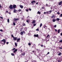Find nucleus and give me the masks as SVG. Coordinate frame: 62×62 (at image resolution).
Returning <instances> with one entry per match:
<instances>
[{"label": "nucleus", "instance_id": "f257e3e1", "mask_svg": "<svg viewBox=\"0 0 62 62\" xmlns=\"http://www.w3.org/2000/svg\"><path fill=\"white\" fill-rule=\"evenodd\" d=\"M1 41H2V42H3L4 43H6V40H5V39H3V40H1Z\"/></svg>", "mask_w": 62, "mask_h": 62}, {"label": "nucleus", "instance_id": "f03ea898", "mask_svg": "<svg viewBox=\"0 0 62 62\" xmlns=\"http://www.w3.org/2000/svg\"><path fill=\"white\" fill-rule=\"evenodd\" d=\"M9 8L10 9H13V7H12V5H10V6H9Z\"/></svg>", "mask_w": 62, "mask_h": 62}, {"label": "nucleus", "instance_id": "7ed1b4c3", "mask_svg": "<svg viewBox=\"0 0 62 62\" xmlns=\"http://www.w3.org/2000/svg\"><path fill=\"white\" fill-rule=\"evenodd\" d=\"M34 36L35 37H37V38H38V37H39V35L38 34L37 35L35 34L34 35Z\"/></svg>", "mask_w": 62, "mask_h": 62}, {"label": "nucleus", "instance_id": "20e7f679", "mask_svg": "<svg viewBox=\"0 0 62 62\" xmlns=\"http://www.w3.org/2000/svg\"><path fill=\"white\" fill-rule=\"evenodd\" d=\"M14 21H18V18H15L14 19Z\"/></svg>", "mask_w": 62, "mask_h": 62}, {"label": "nucleus", "instance_id": "39448f33", "mask_svg": "<svg viewBox=\"0 0 62 62\" xmlns=\"http://www.w3.org/2000/svg\"><path fill=\"white\" fill-rule=\"evenodd\" d=\"M16 7H17V6H16V5H14L13 6V8H16Z\"/></svg>", "mask_w": 62, "mask_h": 62}, {"label": "nucleus", "instance_id": "423d86ee", "mask_svg": "<svg viewBox=\"0 0 62 62\" xmlns=\"http://www.w3.org/2000/svg\"><path fill=\"white\" fill-rule=\"evenodd\" d=\"M13 38L14 40H16L17 39V37H14V38Z\"/></svg>", "mask_w": 62, "mask_h": 62}, {"label": "nucleus", "instance_id": "0eeeda50", "mask_svg": "<svg viewBox=\"0 0 62 62\" xmlns=\"http://www.w3.org/2000/svg\"><path fill=\"white\" fill-rule=\"evenodd\" d=\"M62 4V1H61L59 3L58 5H59V6H60V5H61Z\"/></svg>", "mask_w": 62, "mask_h": 62}, {"label": "nucleus", "instance_id": "6e6552de", "mask_svg": "<svg viewBox=\"0 0 62 62\" xmlns=\"http://www.w3.org/2000/svg\"><path fill=\"white\" fill-rule=\"evenodd\" d=\"M31 4H34V3H36V1L35 0L32 1L31 2Z\"/></svg>", "mask_w": 62, "mask_h": 62}, {"label": "nucleus", "instance_id": "1a4fd4ad", "mask_svg": "<svg viewBox=\"0 0 62 62\" xmlns=\"http://www.w3.org/2000/svg\"><path fill=\"white\" fill-rule=\"evenodd\" d=\"M20 39H20V38L18 39L17 40V42H19V41H20Z\"/></svg>", "mask_w": 62, "mask_h": 62}, {"label": "nucleus", "instance_id": "9d476101", "mask_svg": "<svg viewBox=\"0 0 62 62\" xmlns=\"http://www.w3.org/2000/svg\"><path fill=\"white\" fill-rule=\"evenodd\" d=\"M56 21H59V20H60V19L59 18H57L56 19Z\"/></svg>", "mask_w": 62, "mask_h": 62}, {"label": "nucleus", "instance_id": "9b49d317", "mask_svg": "<svg viewBox=\"0 0 62 62\" xmlns=\"http://www.w3.org/2000/svg\"><path fill=\"white\" fill-rule=\"evenodd\" d=\"M52 21L53 22H55V21H56V20H55V19H53L52 20Z\"/></svg>", "mask_w": 62, "mask_h": 62}, {"label": "nucleus", "instance_id": "f8f14e48", "mask_svg": "<svg viewBox=\"0 0 62 62\" xmlns=\"http://www.w3.org/2000/svg\"><path fill=\"white\" fill-rule=\"evenodd\" d=\"M17 49H16L14 51V53H15L16 52H17Z\"/></svg>", "mask_w": 62, "mask_h": 62}, {"label": "nucleus", "instance_id": "ddd939ff", "mask_svg": "<svg viewBox=\"0 0 62 62\" xmlns=\"http://www.w3.org/2000/svg\"><path fill=\"white\" fill-rule=\"evenodd\" d=\"M25 53H23L22 54H22L23 56H24V55H25Z\"/></svg>", "mask_w": 62, "mask_h": 62}, {"label": "nucleus", "instance_id": "4468645a", "mask_svg": "<svg viewBox=\"0 0 62 62\" xmlns=\"http://www.w3.org/2000/svg\"><path fill=\"white\" fill-rule=\"evenodd\" d=\"M17 11V10H16V9H14V11H13V12H14V13H16V11Z\"/></svg>", "mask_w": 62, "mask_h": 62}, {"label": "nucleus", "instance_id": "2eb2a0df", "mask_svg": "<svg viewBox=\"0 0 62 62\" xmlns=\"http://www.w3.org/2000/svg\"><path fill=\"white\" fill-rule=\"evenodd\" d=\"M20 7L21 8H23V6L22 5H20Z\"/></svg>", "mask_w": 62, "mask_h": 62}, {"label": "nucleus", "instance_id": "dca6fc26", "mask_svg": "<svg viewBox=\"0 0 62 62\" xmlns=\"http://www.w3.org/2000/svg\"><path fill=\"white\" fill-rule=\"evenodd\" d=\"M50 37V35H49V34H48V35L47 36V38H49Z\"/></svg>", "mask_w": 62, "mask_h": 62}, {"label": "nucleus", "instance_id": "f3484780", "mask_svg": "<svg viewBox=\"0 0 62 62\" xmlns=\"http://www.w3.org/2000/svg\"><path fill=\"white\" fill-rule=\"evenodd\" d=\"M42 26V23H41L40 25V27H41Z\"/></svg>", "mask_w": 62, "mask_h": 62}, {"label": "nucleus", "instance_id": "a211bd4d", "mask_svg": "<svg viewBox=\"0 0 62 62\" xmlns=\"http://www.w3.org/2000/svg\"><path fill=\"white\" fill-rule=\"evenodd\" d=\"M36 23V22L35 21V20L33 21L32 22V23Z\"/></svg>", "mask_w": 62, "mask_h": 62}, {"label": "nucleus", "instance_id": "6ab92c4d", "mask_svg": "<svg viewBox=\"0 0 62 62\" xmlns=\"http://www.w3.org/2000/svg\"><path fill=\"white\" fill-rule=\"evenodd\" d=\"M51 12H52V11H49V12H48L49 14H51Z\"/></svg>", "mask_w": 62, "mask_h": 62}, {"label": "nucleus", "instance_id": "aec40b11", "mask_svg": "<svg viewBox=\"0 0 62 62\" xmlns=\"http://www.w3.org/2000/svg\"><path fill=\"white\" fill-rule=\"evenodd\" d=\"M23 34V31H21L20 33V34L21 35H22Z\"/></svg>", "mask_w": 62, "mask_h": 62}, {"label": "nucleus", "instance_id": "412c9836", "mask_svg": "<svg viewBox=\"0 0 62 62\" xmlns=\"http://www.w3.org/2000/svg\"><path fill=\"white\" fill-rule=\"evenodd\" d=\"M22 30H23V28H21L19 30L20 31H22Z\"/></svg>", "mask_w": 62, "mask_h": 62}, {"label": "nucleus", "instance_id": "4be33fe9", "mask_svg": "<svg viewBox=\"0 0 62 62\" xmlns=\"http://www.w3.org/2000/svg\"><path fill=\"white\" fill-rule=\"evenodd\" d=\"M37 13H38V14H40L41 13L40 12H39V11H38Z\"/></svg>", "mask_w": 62, "mask_h": 62}, {"label": "nucleus", "instance_id": "5701e85b", "mask_svg": "<svg viewBox=\"0 0 62 62\" xmlns=\"http://www.w3.org/2000/svg\"><path fill=\"white\" fill-rule=\"evenodd\" d=\"M11 55H12V56H14V54L13 53H12L11 54Z\"/></svg>", "mask_w": 62, "mask_h": 62}, {"label": "nucleus", "instance_id": "b1692460", "mask_svg": "<svg viewBox=\"0 0 62 62\" xmlns=\"http://www.w3.org/2000/svg\"><path fill=\"white\" fill-rule=\"evenodd\" d=\"M7 22L8 23H9V19H8Z\"/></svg>", "mask_w": 62, "mask_h": 62}, {"label": "nucleus", "instance_id": "393cba45", "mask_svg": "<svg viewBox=\"0 0 62 62\" xmlns=\"http://www.w3.org/2000/svg\"><path fill=\"white\" fill-rule=\"evenodd\" d=\"M15 45L16 46V47H17V43H15Z\"/></svg>", "mask_w": 62, "mask_h": 62}, {"label": "nucleus", "instance_id": "a878e982", "mask_svg": "<svg viewBox=\"0 0 62 62\" xmlns=\"http://www.w3.org/2000/svg\"><path fill=\"white\" fill-rule=\"evenodd\" d=\"M54 17V16H51V18H53Z\"/></svg>", "mask_w": 62, "mask_h": 62}, {"label": "nucleus", "instance_id": "bb28decb", "mask_svg": "<svg viewBox=\"0 0 62 62\" xmlns=\"http://www.w3.org/2000/svg\"><path fill=\"white\" fill-rule=\"evenodd\" d=\"M60 32V29H59L58 30V33H59Z\"/></svg>", "mask_w": 62, "mask_h": 62}, {"label": "nucleus", "instance_id": "cd10ccee", "mask_svg": "<svg viewBox=\"0 0 62 62\" xmlns=\"http://www.w3.org/2000/svg\"><path fill=\"white\" fill-rule=\"evenodd\" d=\"M21 10H21V9H19L18 10V11H19V12H20V11H21Z\"/></svg>", "mask_w": 62, "mask_h": 62}, {"label": "nucleus", "instance_id": "c85d7f7f", "mask_svg": "<svg viewBox=\"0 0 62 62\" xmlns=\"http://www.w3.org/2000/svg\"><path fill=\"white\" fill-rule=\"evenodd\" d=\"M23 26H25V24L24 23H23Z\"/></svg>", "mask_w": 62, "mask_h": 62}, {"label": "nucleus", "instance_id": "c756f323", "mask_svg": "<svg viewBox=\"0 0 62 62\" xmlns=\"http://www.w3.org/2000/svg\"><path fill=\"white\" fill-rule=\"evenodd\" d=\"M28 45L29 46H30L31 45V43H29L28 44Z\"/></svg>", "mask_w": 62, "mask_h": 62}, {"label": "nucleus", "instance_id": "7c9ffc66", "mask_svg": "<svg viewBox=\"0 0 62 62\" xmlns=\"http://www.w3.org/2000/svg\"><path fill=\"white\" fill-rule=\"evenodd\" d=\"M61 53H60L58 54V55H61Z\"/></svg>", "mask_w": 62, "mask_h": 62}, {"label": "nucleus", "instance_id": "2f4dec72", "mask_svg": "<svg viewBox=\"0 0 62 62\" xmlns=\"http://www.w3.org/2000/svg\"><path fill=\"white\" fill-rule=\"evenodd\" d=\"M11 36L13 38H14V36H13V35H11Z\"/></svg>", "mask_w": 62, "mask_h": 62}, {"label": "nucleus", "instance_id": "473e14b6", "mask_svg": "<svg viewBox=\"0 0 62 62\" xmlns=\"http://www.w3.org/2000/svg\"><path fill=\"white\" fill-rule=\"evenodd\" d=\"M36 31H39V29L38 28L36 29Z\"/></svg>", "mask_w": 62, "mask_h": 62}, {"label": "nucleus", "instance_id": "72a5a7b5", "mask_svg": "<svg viewBox=\"0 0 62 62\" xmlns=\"http://www.w3.org/2000/svg\"><path fill=\"white\" fill-rule=\"evenodd\" d=\"M13 24L14 25H16V24H15V23L13 22Z\"/></svg>", "mask_w": 62, "mask_h": 62}, {"label": "nucleus", "instance_id": "f704fd0d", "mask_svg": "<svg viewBox=\"0 0 62 62\" xmlns=\"http://www.w3.org/2000/svg\"><path fill=\"white\" fill-rule=\"evenodd\" d=\"M60 16V17H62V14H61V15Z\"/></svg>", "mask_w": 62, "mask_h": 62}, {"label": "nucleus", "instance_id": "c9c22d12", "mask_svg": "<svg viewBox=\"0 0 62 62\" xmlns=\"http://www.w3.org/2000/svg\"><path fill=\"white\" fill-rule=\"evenodd\" d=\"M37 51L38 52H39V49H37Z\"/></svg>", "mask_w": 62, "mask_h": 62}, {"label": "nucleus", "instance_id": "e433bc0d", "mask_svg": "<svg viewBox=\"0 0 62 62\" xmlns=\"http://www.w3.org/2000/svg\"><path fill=\"white\" fill-rule=\"evenodd\" d=\"M33 25L34 26H36V24H33Z\"/></svg>", "mask_w": 62, "mask_h": 62}, {"label": "nucleus", "instance_id": "4c0bfd02", "mask_svg": "<svg viewBox=\"0 0 62 62\" xmlns=\"http://www.w3.org/2000/svg\"><path fill=\"white\" fill-rule=\"evenodd\" d=\"M2 8V6L1 5V4H0V8Z\"/></svg>", "mask_w": 62, "mask_h": 62}, {"label": "nucleus", "instance_id": "58836bf2", "mask_svg": "<svg viewBox=\"0 0 62 62\" xmlns=\"http://www.w3.org/2000/svg\"><path fill=\"white\" fill-rule=\"evenodd\" d=\"M54 27H55H55H56V25H54Z\"/></svg>", "mask_w": 62, "mask_h": 62}, {"label": "nucleus", "instance_id": "ea45409f", "mask_svg": "<svg viewBox=\"0 0 62 62\" xmlns=\"http://www.w3.org/2000/svg\"><path fill=\"white\" fill-rule=\"evenodd\" d=\"M26 22H27V23H29V21L28 20H27L26 21Z\"/></svg>", "mask_w": 62, "mask_h": 62}, {"label": "nucleus", "instance_id": "a19ab883", "mask_svg": "<svg viewBox=\"0 0 62 62\" xmlns=\"http://www.w3.org/2000/svg\"><path fill=\"white\" fill-rule=\"evenodd\" d=\"M0 18L2 19H3V17H1V16H0Z\"/></svg>", "mask_w": 62, "mask_h": 62}, {"label": "nucleus", "instance_id": "79ce46f5", "mask_svg": "<svg viewBox=\"0 0 62 62\" xmlns=\"http://www.w3.org/2000/svg\"><path fill=\"white\" fill-rule=\"evenodd\" d=\"M26 11H27V12H28V9H26Z\"/></svg>", "mask_w": 62, "mask_h": 62}, {"label": "nucleus", "instance_id": "37998d69", "mask_svg": "<svg viewBox=\"0 0 62 62\" xmlns=\"http://www.w3.org/2000/svg\"><path fill=\"white\" fill-rule=\"evenodd\" d=\"M0 31H1V32H2V31H3V30L2 29L0 30Z\"/></svg>", "mask_w": 62, "mask_h": 62}, {"label": "nucleus", "instance_id": "c03bdc74", "mask_svg": "<svg viewBox=\"0 0 62 62\" xmlns=\"http://www.w3.org/2000/svg\"><path fill=\"white\" fill-rule=\"evenodd\" d=\"M60 42H62V40H60Z\"/></svg>", "mask_w": 62, "mask_h": 62}, {"label": "nucleus", "instance_id": "a18cd8bd", "mask_svg": "<svg viewBox=\"0 0 62 62\" xmlns=\"http://www.w3.org/2000/svg\"><path fill=\"white\" fill-rule=\"evenodd\" d=\"M12 50H15V48H13L12 49Z\"/></svg>", "mask_w": 62, "mask_h": 62}, {"label": "nucleus", "instance_id": "49530a36", "mask_svg": "<svg viewBox=\"0 0 62 62\" xmlns=\"http://www.w3.org/2000/svg\"><path fill=\"white\" fill-rule=\"evenodd\" d=\"M44 14H46V12H44Z\"/></svg>", "mask_w": 62, "mask_h": 62}, {"label": "nucleus", "instance_id": "de8ad7c7", "mask_svg": "<svg viewBox=\"0 0 62 62\" xmlns=\"http://www.w3.org/2000/svg\"><path fill=\"white\" fill-rule=\"evenodd\" d=\"M29 10L30 11H31V9L29 8Z\"/></svg>", "mask_w": 62, "mask_h": 62}, {"label": "nucleus", "instance_id": "09e8293b", "mask_svg": "<svg viewBox=\"0 0 62 62\" xmlns=\"http://www.w3.org/2000/svg\"><path fill=\"white\" fill-rule=\"evenodd\" d=\"M8 43H9V42H7L6 43L7 44H8Z\"/></svg>", "mask_w": 62, "mask_h": 62}, {"label": "nucleus", "instance_id": "8fccbe9b", "mask_svg": "<svg viewBox=\"0 0 62 62\" xmlns=\"http://www.w3.org/2000/svg\"><path fill=\"white\" fill-rule=\"evenodd\" d=\"M50 54V53L49 52H48L47 54V55L48 54Z\"/></svg>", "mask_w": 62, "mask_h": 62}, {"label": "nucleus", "instance_id": "3c124183", "mask_svg": "<svg viewBox=\"0 0 62 62\" xmlns=\"http://www.w3.org/2000/svg\"><path fill=\"white\" fill-rule=\"evenodd\" d=\"M46 13H47V14H49V12H47Z\"/></svg>", "mask_w": 62, "mask_h": 62}, {"label": "nucleus", "instance_id": "603ef678", "mask_svg": "<svg viewBox=\"0 0 62 62\" xmlns=\"http://www.w3.org/2000/svg\"><path fill=\"white\" fill-rule=\"evenodd\" d=\"M43 45H41V47H43Z\"/></svg>", "mask_w": 62, "mask_h": 62}, {"label": "nucleus", "instance_id": "864d4df0", "mask_svg": "<svg viewBox=\"0 0 62 62\" xmlns=\"http://www.w3.org/2000/svg\"><path fill=\"white\" fill-rule=\"evenodd\" d=\"M55 31L56 32H57V30L55 29Z\"/></svg>", "mask_w": 62, "mask_h": 62}, {"label": "nucleus", "instance_id": "5fc2aeb1", "mask_svg": "<svg viewBox=\"0 0 62 62\" xmlns=\"http://www.w3.org/2000/svg\"><path fill=\"white\" fill-rule=\"evenodd\" d=\"M5 12H6V13H8V11H6Z\"/></svg>", "mask_w": 62, "mask_h": 62}, {"label": "nucleus", "instance_id": "6e6d98bb", "mask_svg": "<svg viewBox=\"0 0 62 62\" xmlns=\"http://www.w3.org/2000/svg\"><path fill=\"white\" fill-rule=\"evenodd\" d=\"M57 14H60V13H59L58 12H57Z\"/></svg>", "mask_w": 62, "mask_h": 62}, {"label": "nucleus", "instance_id": "4d7b16f0", "mask_svg": "<svg viewBox=\"0 0 62 62\" xmlns=\"http://www.w3.org/2000/svg\"><path fill=\"white\" fill-rule=\"evenodd\" d=\"M59 48H60V49H62V47H60Z\"/></svg>", "mask_w": 62, "mask_h": 62}, {"label": "nucleus", "instance_id": "13d9d810", "mask_svg": "<svg viewBox=\"0 0 62 62\" xmlns=\"http://www.w3.org/2000/svg\"><path fill=\"white\" fill-rule=\"evenodd\" d=\"M36 5H38V2H37V3H36Z\"/></svg>", "mask_w": 62, "mask_h": 62}, {"label": "nucleus", "instance_id": "bf43d9fd", "mask_svg": "<svg viewBox=\"0 0 62 62\" xmlns=\"http://www.w3.org/2000/svg\"><path fill=\"white\" fill-rule=\"evenodd\" d=\"M45 27H47L46 26H44V28H45Z\"/></svg>", "mask_w": 62, "mask_h": 62}, {"label": "nucleus", "instance_id": "052dcab7", "mask_svg": "<svg viewBox=\"0 0 62 62\" xmlns=\"http://www.w3.org/2000/svg\"><path fill=\"white\" fill-rule=\"evenodd\" d=\"M21 52H22V49L21 50H20Z\"/></svg>", "mask_w": 62, "mask_h": 62}, {"label": "nucleus", "instance_id": "680f3d73", "mask_svg": "<svg viewBox=\"0 0 62 62\" xmlns=\"http://www.w3.org/2000/svg\"><path fill=\"white\" fill-rule=\"evenodd\" d=\"M61 36H62V33H61Z\"/></svg>", "mask_w": 62, "mask_h": 62}, {"label": "nucleus", "instance_id": "e2e57ef3", "mask_svg": "<svg viewBox=\"0 0 62 62\" xmlns=\"http://www.w3.org/2000/svg\"><path fill=\"white\" fill-rule=\"evenodd\" d=\"M42 9H44V8L43 7H42Z\"/></svg>", "mask_w": 62, "mask_h": 62}, {"label": "nucleus", "instance_id": "0e129e2a", "mask_svg": "<svg viewBox=\"0 0 62 62\" xmlns=\"http://www.w3.org/2000/svg\"><path fill=\"white\" fill-rule=\"evenodd\" d=\"M23 33H25V32H24V31H23Z\"/></svg>", "mask_w": 62, "mask_h": 62}, {"label": "nucleus", "instance_id": "69168bd1", "mask_svg": "<svg viewBox=\"0 0 62 62\" xmlns=\"http://www.w3.org/2000/svg\"><path fill=\"white\" fill-rule=\"evenodd\" d=\"M29 17H30L29 16H28L27 17V18H29Z\"/></svg>", "mask_w": 62, "mask_h": 62}, {"label": "nucleus", "instance_id": "338daca9", "mask_svg": "<svg viewBox=\"0 0 62 62\" xmlns=\"http://www.w3.org/2000/svg\"><path fill=\"white\" fill-rule=\"evenodd\" d=\"M60 61H59V60H58V62H60Z\"/></svg>", "mask_w": 62, "mask_h": 62}, {"label": "nucleus", "instance_id": "774afa93", "mask_svg": "<svg viewBox=\"0 0 62 62\" xmlns=\"http://www.w3.org/2000/svg\"><path fill=\"white\" fill-rule=\"evenodd\" d=\"M34 51H32V53H34Z\"/></svg>", "mask_w": 62, "mask_h": 62}]
</instances>
